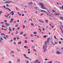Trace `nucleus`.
<instances>
[{
  "mask_svg": "<svg viewBox=\"0 0 63 63\" xmlns=\"http://www.w3.org/2000/svg\"><path fill=\"white\" fill-rule=\"evenodd\" d=\"M24 57H25V58H27V59H29V58L26 57L27 56L26 55H25V54H24Z\"/></svg>",
  "mask_w": 63,
  "mask_h": 63,
  "instance_id": "1",
  "label": "nucleus"
},
{
  "mask_svg": "<svg viewBox=\"0 0 63 63\" xmlns=\"http://www.w3.org/2000/svg\"><path fill=\"white\" fill-rule=\"evenodd\" d=\"M11 20L10 21V23H11L13 21V20H14V18H12L10 19Z\"/></svg>",
  "mask_w": 63,
  "mask_h": 63,
  "instance_id": "2",
  "label": "nucleus"
},
{
  "mask_svg": "<svg viewBox=\"0 0 63 63\" xmlns=\"http://www.w3.org/2000/svg\"><path fill=\"white\" fill-rule=\"evenodd\" d=\"M39 5H42L41 6V7H44V5L42 3H39Z\"/></svg>",
  "mask_w": 63,
  "mask_h": 63,
  "instance_id": "3",
  "label": "nucleus"
},
{
  "mask_svg": "<svg viewBox=\"0 0 63 63\" xmlns=\"http://www.w3.org/2000/svg\"><path fill=\"white\" fill-rule=\"evenodd\" d=\"M57 54H61V53L60 52H59L58 51H57L56 52Z\"/></svg>",
  "mask_w": 63,
  "mask_h": 63,
  "instance_id": "4",
  "label": "nucleus"
},
{
  "mask_svg": "<svg viewBox=\"0 0 63 63\" xmlns=\"http://www.w3.org/2000/svg\"><path fill=\"white\" fill-rule=\"evenodd\" d=\"M22 43V41L19 42L18 43V45L19 44L21 45Z\"/></svg>",
  "mask_w": 63,
  "mask_h": 63,
  "instance_id": "5",
  "label": "nucleus"
},
{
  "mask_svg": "<svg viewBox=\"0 0 63 63\" xmlns=\"http://www.w3.org/2000/svg\"><path fill=\"white\" fill-rule=\"evenodd\" d=\"M55 15L56 16H59L60 15V14L59 13H58V14L55 13Z\"/></svg>",
  "mask_w": 63,
  "mask_h": 63,
  "instance_id": "6",
  "label": "nucleus"
},
{
  "mask_svg": "<svg viewBox=\"0 0 63 63\" xmlns=\"http://www.w3.org/2000/svg\"><path fill=\"white\" fill-rule=\"evenodd\" d=\"M20 59H18L17 61V63H18V62H20Z\"/></svg>",
  "mask_w": 63,
  "mask_h": 63,
  "instance_id": "7",
  "label": "nucleus"
},
{
  "mask_svg": "<svg viewBox=\"0 0 63 63\" xmlns=\"http://www.w3.org/2000/svg\"><path fill=\"white\" fill-rule=\"evenodd\" d=\"M5 24L7 26H9L10 25V24H8V23H6Z\"/></svg>",
  "mask_w": 63,
  "mask_h": 63,
  "instance_id": "8",
  "label": "nucleus"
},
{
  "mask_svg": "<svg viewBox=\"0 0 63 63\" xmlns=\"http://www.w3.org/2000/svg\"><path fill=\"white\" fill-rule=\"evenodd\" d=\"M9 30L10 31H12V30H11V27H9Z\"/></svg>",
  "mask_w": 63,
  "mask_h": 63,
  "instance_id": "9",
  "label": "nucleus"
},
{
  "mask_svg": "<svg viewBox=\"0 0 63 63\" xmlns=\"http://www.w3.org/2000/svg\"><path fill=\"white\" fill-rule=\"evenodd\" d=\"M39 60H36L35 62H34V63H36L37 62L39 61Z\"/></svg>",
  "mask_w": 63,
  "mask_h": 63,
  "instance_id": "10",
  "label": "nucleus"
},
{
  "mask_svg": "<svg viewBox=\"0 0 63 63\" xmlns=\"http://www.w3.org/2000/svg\"><path fill=\"white\" fill-rule=\"evenodd\" d=\"M41 12H45L46 13H47V12H46V11H45L44 10H41Z\"/></svg>",
  "mask_w": 63,
  "mask_h": 63,
  "instance_id": "11",
  "label": "nucleus"
},
{
  "mask_svg": "<svg viewBox=\"0 0 63 63\" xmlns=\"http://www.w3.org/2000/svg\"><path fill=\"white\" fill-rule=\"evenodd\" d=\"M28 3L29 5H30V4L32 5V2H31L30 3Z\"/></svg>",
  "mask_w": 63,
  "mask_h": 63,
  "instance_id": "12",
  "label": "nucleus"
},
{
  "mask_svg": "<svg viewBox=\"0 0 63 63\" xmlns=\"http://www.w3.org/2000/svg\"><path fill=\"white\" fill-rule=\"evenodd\" d=\"M46 37H47V35H45L43 37V38H46Z\"/></svg>",
  "mask_w": 63,
  "mask_h": 63,
  "instance_id": "13",
  "label": "nucleus"
},
{
  "mask_svg": "<svg viewBox=\"0 0 63 63\" xmlns=\"http://www.w3.org/2000/svg\"><path fill=\"white\" fill-rule=\"evenodd\" d=\"M31 24L32 26H34V24H33V23H31Z\"/></svg>",
  "mask_w": 63,
  "mask_h": 63,
  "instance_id": "14",
  "label": "nucleus"
},
{
  "mask_svg": "<svg viewBox=\"0 0 63 63\" xmlns=\"http://www.w3.org/2000/svg\"><path fill=\"white\" fill-rule=\"evenodd\" d=\"M60 28L61 29V31L62 33H63V31L62 30V28H61V27H60Z\"/></svg>",
  "mask_w": 63,
  "mask_h": 63,
  "instance_id": "15",
  "label": "nucleus"
},
{
  "mask_svg": "<svg viewBox=\"0 0 63 63\" xmlns=\"http://www.w3.org/2000/svg\"><path fill=\"white\" fill-rule=\"evenodd\" d=\"M42 9H45V10H47V8H44L42 7H41Z\"/></svg>",
  "mask_w": 63,
  "mask_h": 63,
  "instance_id": "16",
  "label": "nucleus"
},
{
  "mask_svg": "<svg viewBox=\"0 0 63 63\" xmlns=\"http://www.w3.org/2000/svg\"><path fill=\"white\" fill-rule=\"evenodd\" d=\"M23 32H20V35H22V34H23Z\"/></svg>",
  "mask_w": 63,
  "mask_h": 63,
  "instance_id": "17",
  "label": "nucleus"
},
{
  "mask_svg": "<svg viewBox=\"0 0 63 63\" xmlns=\"http://www.w3.org/2000/svg\"><path fill=\"white\" fill-rule=\"evenodd\" d=\"M39 22H42V23H44V22L41 21V20H39Z\"/></svg>",
  "mask_w": 63,
  "mask_h": 63,
  "instance_id": "18",
  "label": "nucleus"
},
{
  "mask_svg": "<svg viewBox=\"0 0 63 63\" xmlns=\"http://www.w3.org/2000/svg\"><path fill=\"white\" fill-rule=\"evenodd\" d=\"M47 51V49H46V48H45L44 50V52H45V51Z\"/></svg>",
  "mask_w": 63,
  "mask_h": 63,
  "instance_id": "19",
  "label": "nucleus"
},
{
  "mask_svg": "<svg viewBox=\"0 0 63 63\" xmlns=\"http://www.w3.org/2000/svg\"><path fill=\"white\" fill-rule=\"evenodd\" d=\"M25 43H28V42L26 40L25 42Z\"/></svg>",
  "mask_w": 63,
  "mask_h": 63,
  "instance_id": "20",
  "label": "nucleus"
},
{
  "mask_svg": "<svg viewBox=\"0 0 63 63\" xmlns=\"http://www.w3.org/2000/svg\"><path fill=\"white\" fill-rule=\"evenodd\" d=\"M11 53H14V52L13 51H11Z\"/></svg>",
  "mask_w": 63,
  "mask_h": 63,
  "instance_id": "21",
  "label": "nucleus"
},
{
  "mask_svg": "<svg viewBox=\"0 0 63 63\" xmlns=\"http://www.w3.org/2000/svg\"><path fill=\"white\" fill-rule=\"evenodd\" d=\"M14 11H12L11 12V13H10V14H11L14 13Z\"/></svg>",
  "mask_w": 63,
  "mask_h": 63,
  "instance_id": "22",
  "label": "nucleus"
},
{
  "mask_svg": "<svg viewBox=\"0 0 63 63\" xmlns=\"http://www.w3.org/2000/svg\"><path fill=\"white\" fill-rule=\"evenodd\" d=\"M2 13H3V12H2V11H0V15L2 14Z\"/></svg>",
  "mask_w": 63,
  "mask_h": 63,
  "instance_id": "23",
  "label": "nucleus"
},
{
  "mask_svg": "<svg viewBox=\"0 0 63 63\" xmlns=\"http://www.w3.org/2000/svg\"><path fill=\"white\" fill-rule=\"evenodd\" d=\"M5 3H9V1H5Z\"/></svg>",
  "mask_w": 63,
  "mask_h": 63,
  "instance_id": "24",
  "label": "nucleus"
},
{
  "mask_svg": "<svg viewBox=\"0 0 63 63\" xmlns=\"http://www.w3.org/2000/svg\"><path fill=\"white\" fill-rule=\"evenodd\" d=\"M9 3H12V1H8Z\"/></svg>",
  "mask_w": 63,
  "mask_h": 63,
  "instance_id": "25",
  "label": "nucleus"
},
{
  "mask_svg": "<svg viewBox=\"0 0 63 63\" xmlns=\"http://www.w3.org/2000/svg\"><path fill=\"white\" fill-rule=\"evenodd\" d=\"M1 35H4V36H5V34H4L2 33H1Z\"/></svg>",
  "mask_w": 63,
  "mask_h": 63,
  "instance_id": "26",
  "label": "nucleus"
},
{
  "mask_svg": "<svg viewBox=\"0 0 63 63\" xmlns=\"http://www.w3.org/2000/svg\"><path fill=\"white\" fill-rule=\"evenodd\" d=\"M52 61H51L49 62H48V63H52Z\"/></svg>",
  "mask_w": 63,
  "mask_h": 63,
  "instance_id": "27",
  "label": "nucleus"
},
{
  "mask_svg": "<svg viewBox=\"0 0 63 63\" xmlns=\"http://www.w3.org/2000/svg\"><path fill=\"white\" fill-rule=\"evenodd\" d=\"M14 41H16V38L15 37L14 38Z\"/></svg>",
  "mask_w": 63,
  "mask_h": 63,
  "instance_id": "28",
  "label": "nucleus"
},
{
  "mask_svg": "<svg viewBox=\"0 0 63 63\" xmlns=\"http://www.w3.org/2000/svg\"><path fill=\"white\" fill-rule=\"evenodd\" d=\"M60 18L62 19L63 20V17H60Z\"/></svg>",
  "mask_w": 63,
  "mask_h": 63,
  "instance_id": "29",
  "label": "nucleus"
},
{
  "mask_svg": "<svg viewBox=\"0 0 63 63\" xmlns=\"http://www.w3.org/2000/svg\"><path fill=\"white\" fill-rule=\"evenodd\" d=\"M25 25H23V28H25Z\"/></svg>",
  "mask_w": 63,
  "mask_h": 63,
  "instance_id": "30",
  "label": "nucleus"
},
{
  "mask_svg": "<svg viewBox=\"0 0 63 63\" xmlns=\"http://www.w3.org/2000/svg\"><path fill=\"white\" fill-rule=\"evenodd\" d=\"M47 40H48V41H49V40H50V38H48L47 39Z\"/></svg>",
  "mask_w": 63,
  "mask_h": 63,
  "instance_id": "31",
  "label": "nucleus"
},
{
  "mask_svg": "<svg viewBox=\"0 0 63 63\" xmlns=\"http://www.w3.org/2000/svg\"><path fill=\"white\" fill-rule=\"evenodd\" d=\"M4 22H7L6 20H4Z\"/></svg>",
  "mask_w": 63,
  "mask_h": 63,
  "instance_id": "32",
  "label": "nucleus"
},
{
  "mask_svg": "<svg viewBox=\"0 0 63 63\" xmlns=\"http://www.w3.org/2000/svg\"><path fill=\"white\" fill-rule=\"evenodd\" d=\"M11 35L12 36H13V35H14V33H11Z\"/></svg>",
  "mask_w": 63,
  "mask_h": 63,
  "instance_id": "33",
  "label": "nucleus"
},
{
  "mask_svg": "<svg viewBox=\"0 0 63 63\" xmlns=\"http://www.w3.org/2000/svg\"><path fill=\"white\" fill-rule=\"evenodd\" d=\"M46 23H48V21L47 20H46Z\"/></svg>",
  "mask_w": 63,
  "mask_h": 63,
  "instance_id": "34",
  "label": "nucleus"
},
{
  "mask_svg": "<svg viewBox=\"0 0 63 63\" xmlns=\"http://www.w3.org/2000/svg\"><path fill=\"white\" fill-rule=\"evenodd\" d=\"M26 36V34H25L24 35V37H25Z\"/></svg>",
  "mask_w": 63,
  "mask_h": 63,
  "instance_id": "35",
  "label": "nucleus"
},
{
  "mask_svg": "<svg viewBox=\"0 0 63 63\" xmlns=\"http://www.w3.org/2000/svg\"><path fill=\"white\" fill-rule=\"evenodd\" d=\"M3 38H4V39H6V40H7V38H6V37H3Z\"/></svg>",
  "mask_w": 63,
  "mask_h": 63,
  "instance_id": "36",
  "label": "nucleus"
},
{
  "mask_svg": "<svg viewBox=\"0 0 63 63\" xmlns=\"http://www.w3.org/2000/svg\"><path fill=\"white\" fill-rule=\"evenodd\" d=\"M33 33L34 34H37V33H36V32H34Z\"/></svg>",
  "mask_w": 63,
  "mask_h": 63,
  "instance_id": "37",
  "label": "nucleus"
},
{
  "mask_svg": "<svg viewBox=\"0 0 63 63\" xmlns=\"http://www.w3.org/2000/svg\"><path fill=\"white\" fill-rule=\"evenodd\" d=\"M5 16L6 17H8V16L6 15H5Z\"/></svg>",
  "mask_w": 63,
  "mask_h": 63,
  "instance_id": "38",
  "label": "nucleus"
},
{
  "mask_svg": "<svg viewBox=\"0 0 63 63\" xmlns=\"http://www.w3.org/2000/svg\"><path fill=\"white\" fill-rule=\"evenodd\" d=\"M33 51H36V50L35 49H33Z\"/></svg>",
  "mask_w": 63,
  "mask_h": 63,
  "instance_id": "39",
  "label": "nucleus"
},
{
  "mask_svg": "<svg viewBox=\"0 0 63 63\" xmlns=\"http://www.w3.org/2000/svg\"><path fill=\"white\" fill-rule=\"evenodd\" d=\"M26 46H25L24 47L25 48H26Z\"/></svg>",
  "mask_w": 63,
  "mask_h": 63,
  "instance_id": "40",
  "label": "nucleus"
},
{
  "mask_svg": "<svg viewBox=\"0 0 63 63\" xmlns=\"http://www.w3.org/2000/svg\"><path fill=\"white\" fill-rule=\"evenodd\" d=\"M59 44H61V42L60 41H59Z\"/></svg>",
  "mask_w": 63,
  "mask_h": 63,
  "instance_id": "41",
  "label": "nucleus"
},
{
  "mask_svg": "<svg viewBox=\"0 0 63 63\" xmlns=\"http://www.w3.org/2000/svg\"><path fill=\"white\" fill-rule=\"evenodd\" d=\"M17 40H19V38H18V36H17Z\"/></svg>",
  "mask_w": 63,
  "mask_h": 63,
  "instance_id": "42",
  "label": "nucleus"
},
{
  "mask_svg": "<svg viewBox=\"0 0 63 63\" xmlns=\"http://www.w3.org/2000/svg\"><path fill=\"white\" fill-rule=\"evenodd\" d=\"M9 11H10L11 12V11H12L9 8Z\"/></svg>",
  "mask_w": 63,
  "mask_h": 63,
  "instance_id": "43",
  "label": "nucleus"
},
{
  "mask_svg": "<svg viewBox=\"0 0 63 63\" xmlns=\"http://www.w3.org/2000/svg\"><path fill=\"white\" fill-rule=\"evenodd\" d=\"M28 54H29V53H30V51L28 52Z\"/></svg>",
  "mask_w": 63,
  "mask_h": 63,
  "instance_id": "44",
  "label": "nucleus"
},
{
  "mask_svg": "<svg viewBox=\"0 0 63 63\" xmlns=\"http://www.w3.org/2000/svg\"><path fill=\"white\" fill-rule=\"evenodd\" d=\"M48 59H45V60L46 61H47V60H48Z\"/></svg>",
  "mask_w": 63,
  "mask_h": 63,
  "instance_id": "45",
  "label": "nucleus"
},
{
  "mask_svg": "<svg viewBox=\"0 0 63 63\" xmlns=\"http://www.w3.org/2000/svg\"><path fill=\"white\" fill-rule=\"evenodd\" d=\"M2 27H5V26H4V25H2Z\"/></svg>",
  "mask_w": 63,
  "mask_h": 63,
  "instance_id": "46",
  "label": "nucleus"
},
{
  "mask_svg": "<svg viewBox=\"0 0 63 63\" xmlns=\"http://www.w3.org/2000/svg\"><path fill=\"white\" fill-rule=\"evenodd\" d=\"M0 39H1V40H2V41H3V39H2V38L1 37Z\"/></svg>",
  "mask_w": 63,
  "mask_h": 63,
  "instance_id": "47",
  "label": "nucleus"
},
{
  "mask_svg": "<svg viewBox=\"0 0 63 63\" xmlns=\"http://www.w3.org/2000/svg\"><path fill=\"white\" fill-rule=\"evenodd\" d=\"M54 38L55 39H56V36H54Z\"/></svg>",
  "mask_w": 63,
  "mask_h": 63,
  "instance_id": "48",
  "label": "nucleus"
},
{
  "mask_svg": "<svg viewBox=\"0 0 63 63\" xmlns=\"http://www.w3.org/2000/svg\"><path fill=\"white\" fill-rule=\"evenodd\" d=\"M10 15V14H7V16H9V15Z\"/></svg>",
  "mask_w": 63,
  "mask_h": 63,
  "instance_id": "49",
  "label": "nucleus"
},
{
  "mask_svg": "<svg viewBox=\"0 0 63 63\" xmlns=\"http://www.w3.org/2000/svg\"><path fill=\"white\" fill-rule=\"evenodd\" d=\"M45 46L46 48H47V46L46 45H45Z\"/></svg>",
  "mask_w": 63,
  "mask_h": 63,
  "instance_id": "50",
  "label": "nucleus"
},
{
  "mask_svg": "<svg viewBox=\"0 0 63 63\" xmlns=\"http://www.w3.org/2000/svg\"><path fill=\"white\" fill-rule=\"evenodd\" d=\"M18 26V25H17L15 26L16 27H17V26Z\"/></svg>",
  "mask_w": 63,
  "mask_h": 63,
  "instance_id": "51",
  "label": "nucleus"
},
{
  "mask_svg": "<svg viewBox=\"0 0 63 63\" xmlns=\"http://www.w3.org/2000/svg\"><path fill=\"white\" fill-rule=\"evenodd\" d=\"M18 33V32L17 31H16V34H17Z\"/></svg>",
  "mask_w": 63,
  "mask_h": 63,
  "instance_id": "52",
  "label": "nucleus"
},
{
  "mask_svg": "<svg viewBox=\"0 0 63 63\" xmlns=\"http://www.w3.org/2000/svg\"><path fill=\"white\" fill-rule=\"evenodd\" d=\"M26 63H29V61H27Z\"/></svg>",
  "mask_w": 63,
  "mask_h": 63,
  "instance_id": "53",
  "label": "nucleus"
},
{
  "mask_svg": "<svg viewBox=\"0 0 63 63\" xmlns=\"http://www.w3.org/2000/svg\"><path fill=\"white\" fill-rule=\"evenodd\" d=\"M33 47L34 48L35 47V46L32 47H32V48H33Z\"/></svg>",
  "mask_w": 63,
  "mask_h": 63,
  "instance_id": "54",
  "label": "nucleus"
},
{
  "mask_svg": "<svg viewBox=\"0 0 63 63\" xmlns=\"http://www.w3.org/2000/svg\"><path fill=\"white\" fill-rule=\"evenodd\" d=\"M1 23H2V24H4V22H1Z\"/></svg>",
  "mask_w": 63,
  "mask_h": 63,
  "instance_id": "55",
  "label": "nucleus"
},
{
  "mask_svg": "<svg viewBox=\"0 0 63 63\" xmlns=\"http://www.w3.org/2000/svg\"><path fill=\"white\" fill-rule=\"evenodd\" d=\"M57 4L58 5H59V3H58V2H57Z\"/></svg>",
  "mask_w": 63,
  "mask_h": 63,
  "instance_id": "56",
  "label": "nucleus"
},
{
  "mask_svg": "<svg viewBox=\"0 0 63 63\" xmlns=\"http://www.w3.org/2000/svg\"><path fill=\"white\" fill-rule=\"evenodd\" d=\"M22 16H24V14H22Z\"/></svg>",
  "mask_w": 63,
  "mask_h": 63,
  "instance_id": "57",
  "label": "nucleus"
},
{
  "mask_svg": "<svg viewBox=\"0 0 63 63\" xmlns=\"http://www.w3.org/2000/svg\"><path fill=\"white\" fill-rule=\"evenodd\" d=\"M12 16H13V15H14V13H12Z\"/></svg>",
  "mask_w": 63,
  "mask_h": 63,
  "instance_id": "58",
  "label": "nucleus"
},
{
  "mask_svg": "<svg viewBox=\"0 0 63 63\" xmlns=\"http://www.w3.org/2000/svg\"><path fill=\"white\" fill-rule=\"evenodd\" d=\"M14 44H15V45H16V43L15 42H14Z\"/></svg>",
  "mask_w": 63,
  "mask_h": 63,
  "instance_id": "59",
  "label": "nucleus"
},
{
  "mask_svg": "<svg viewBox=\"0 0 63 63\" xmlns=\"http://www.w3.org/2000/svg\"><path fill=\"white\" fill-rule=\"evenodd\" d=\"M37 8H38V7H35V9H37Z\"/></svg>",
  "mask_w": 63,
  "mask_h": 63,
  "instance_id": "60",
  "label": "nucleus"
},
{
  "mask_svg": "<svg viewBox=\"0 0 63 63\" xmlns=\"http://www.w3.org/2000/svg\"><path fill=\"white\" fill-rule=\"evenodd\" d=\"M10 32H8V33L9 34H10Z\"/></svg>",
  "mask_w": 63,
  "mask_h": 63,
  "instance_id": "61",
  "label": "nucleus"
},
{
  "mask_svg": "<svg viewBox=\"0 0 63 63\" xmlns=\"http://www.w3.org/2000/svg\"><path fill=\"white\" fill-rule=\"evenodd\" d=\"M9 63H12V62L11 61H10Z\"/></svg>",
  "mask_w": 63,
  "mask_h": 63,
  "instance_id": "62",
  "label": "nucleus"
},
{
  "mask_svg": "<svg viewBox=\"0 0 63 63\" xmlns=\"http://www.w3.org/2000/svg\"><path fill=\"white\" fill-rule=\"evenodd\" d=\"M62 10H63V6H62Z\"/></svg>",
  "mask_w": 63,
  "mask_h": 63,
  "instance_id": "63",
  "label": "nucleus"
},
{
  "mask_svg": "<svg viewBox=\"0 0 63 63\" xmlns=\"http://www.w3.org/2000/svg\"><path fill=\"white\" fill-rule=\"evenodd\" d=\"M41 62H37V63H40Z\"/></svg>",
  "mask_w": 63,
  "mask_h": 63,
  "instance_id": "64",
  "label": "nucleus"
}]
</instances>
